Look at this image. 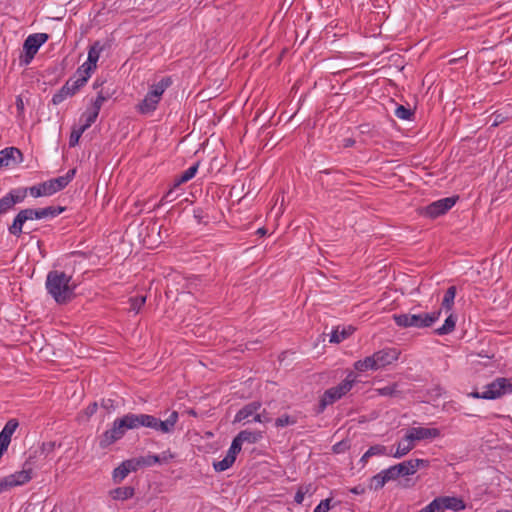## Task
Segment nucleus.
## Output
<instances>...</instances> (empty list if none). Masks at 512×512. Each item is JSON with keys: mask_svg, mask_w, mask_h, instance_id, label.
<instances>
[{"mask_svg": "<svg viewBox=\"0 0 512 512\" xmlns=\"http://www.w3.org/2000/svg\"><path fill=\"white\" fill-rule=\"evenodd\" d=\"M178 419L179 415L177 411L171 412L164 421L149 414L127 413L121 418L115 419L112 427L107 429L100 436L99 447L105 449L122 439L128 430H135L141 427L150 428L164 434H170L174 432Z\"/></svg>", "mask_w": 512, "mask_h": 512, "instance_id": "obj_1", "label": "nucleus"}, {"mask_svg": "<svg viewBox=\"0 0 512 512\" xmlns=\"http://www.w3.org/2000/svg\"><path fill=\"white\" fill-rule=\"evenodd\" d=\"M72 277L63 271L51 270L46 277V290L57 304L70 302L75 296L76 285L71 282Z\"/></svg>", "mask_w": 512, "mask_h": 512, "instance_id": "obj_2", "label": "nucleus"}, {"mask_svg": "<svg viewBox=\"0 0 512 512\" xmlns=\"http://www.w3.org/2000/svg\"><path fill=\"white\" fill-rule=\"evenodd\" d=\"M75 174L76 168H73L68 170L63 176H59L24 189L27 190V194L29 193L34 198L51 196L66 188L75 177Z\"/></svg>", "mask_w": 512, "mask_h": 512, "instance_id": "obj_3", "label": "nucleus"}, {"mask_svg": "<svg viewBox=\"0 0 512 512\" xmlns=\"http://www.w3.org/2000/svg\"><path fill=\"white\" fill-rule=\"evenodd\" d=\"M172 84L170 76L163 77L159 82L150 86L144 99L136 105V110L142 115H148L157 109L165 90Z\"/></svg>", "mask_w": 512, "mask_h": 512, "instance_id": "obj_4", "label": "nucleus"}, {"mask_svg": "<svg viewBox=\"0 0 512 512\" xmlns=\"http://www.w3.org/2000/svg\"><path fill=\"white\" fill-rule=\"evenodd\" d=\"M441 309L431 313H403L392 316L394 322L401 328H428L431 327L440 317Z\"/></svg>", "mask_w": 512, "mask_h": 512, "instance_id": "obj_5", "label": "nucleus"}, {"mask_svg": "<svg viewBox=\"0 0 512 512\" xmlns=\"http://www.w3.org/2000/svg\"><path fill=\"white\" fill-rule=\"evenodd\" d=\"M355 376L350 373L337 386L327 389L320 398L317 413H322L327 406L332 405L343 396H345L353 387Z\"/></svg>", "mask_w": 512, "mask_h": 512, "instance_id": "obj_6", "label": "nucleus"}, {"mask_svg": "<svg viewBox=\"0 0 512 512\" xmlns=\"http://www.w3.org/2000/svg\"><path fill=\"white\" fill-rule=\"evenodd\" d=\"M458 196L446 197L434 201L418 209V213L426 218L435 219L446 214L457 202Z\"/></svg>", "mask_w": 512, "mask_h": 512, "instance_id": "obj_7", "label": "nucleus"}, {"mask_svg": "<svg viewBox=\"0 0 512 512\" xmlns=\"http://www.w3.org/2000/svg\"><path fill=\"white\" fill-rule=\"evenodd\" d=\"M49 36L46 33H35L29 35L23 44V49L25 51V57L23 62L25 64H29L36 53L38 52L39 48L46 43Z\"/></svg>", "mask_w": 512, "mask_h": 512, "instance_id": "obj_8", "label": "nucleus"}, {"mask_svg": "<svg viewBox=\"0 0 512 512\" xmlns=\"http://www.w3.org/2000/svg\"><path fill=\"white\" fill-rule=\"evenodd\" d=\"M84 85V79H68L66 83L52 96V104L59 105L68 97L74 96Z\"/></svg>", "mask_w": 512, "mask_h": 512, "instance_id": "obj_9", "label": "nucleus"}, {"mask_svg": "<svg viewBox=\"0 0 512 512\" xmlns=\"http://www.w3.org/2000/svg\"><path fill=\"white\" fill-rule=\"evenodd\" d=\"M27 197V190L24 188L11 189L5 196L0 198V216L11 211L16 204L22 203Z\"/></svg>", "mask_w": 512, "mask_h": 512, "instance_id": "obj_10", "label": "nucleus"}, {"mask_svg": "<svg viewBox=\"0 0 512 512\" xmlns=\"http://www.w3.org/2000/svg\"><path fill=\"white\" fill-rule=\"evenodd\" d=\"M507 391L512 392V384L507 378L499 377L485 387L482 392L483 399H496Z\"/></svg>", "mask_w": 512, "mask_h": 512, "instance_id": "obj_11", "label": "nucleus"}, {"mask_svg": "<svg viewBox=\"0 0 512 512\" xmlns=\"http://www.w3.org/2000/svg\"><path fill=\"white\" fill-rule=\"evenodd\" d=\"M440 436V430L437 428L412 427L405 435V441H420L424 439H433Z\"/></svg>", "mask_w": 512, "mask_h": 512, "instance_id": "obj_12", "label": "nucleus"}, {"mask_svg": "<svg viewBox=\"0 0 512 512\" xmlns=\"http://www.w3.org/2000/svg\"><path fill=\"white\" fill-rule=\"evenodd\" d=\"M399 351L396 348H385L373 354L377 370L384 368L399 358Z\"/></svg>", "mask_w": 512, "mask_h": 512, "instance_id": "obj_13", "label": "nucleus"}, {"mask_svg": "<svg viewBox=\"0 0 512 512\" xmlns=\"http://www.w3.org/2000/svg\"><path fill=\"white\" fill-rule=\"evenodd\" d=\"M65 210V207L62 206H48L44 208H26V211L29 212V218L33 220L44 219V218H54L60 215Z\"/></svg>", "mask_w": 512, "mask_h": 512, "instance_id": "obj_14", "label": "nucleus"}, {"mask_svg": "<svg viewBox=\"0 0 512 512\" xmlns=\"http://www.w3.org/2000/svg\"><path fill=\"white\" fill-rule=\"evenodd\" d=\"M29 220L33 219L29 218V212L26 211V208L20 210L14 217L12 224L8 226L9 233L15 237H20L23 233L24 224Z\"/></svg>", "mask_w": 512, "mask_h": 512, "instance_id": "obj_15", "label": "nucleus"}, {"mask_svg": "<svg viewBox=\"0 0 512 512\" xmlns=\"http://www.w3.org/2000/svg\"><path fill=\"white\" fill-rule=\"evenodd\" d=\"M439 501L440 510L444 512L445 510H452L455 512L464 510L466 505L463 499L454 496H440L437 497Z\"/></svg>", "mask_w": 512, "mask_h": 512, "instance_id": "obj_16", "label": "nucleus"}, {"mask_svg": "<svg viewBox=\"0 0 512 512\" xmlns=\"http://www.w3.org/2000/svg\"><path fill=\"white\" fill-rule=\"evenodd\" d=\"M33 470L28 463H25L21 471L8 475L14 487L24 485L32 479Z\"/></svg>", "mask_w": 512, "mask_h": 512, "instance_id": "obj_17", "label": "nucleus"}, {"mask_svg": "<svg viewBox=\"0 0 512 512\" xmlns=\"http://www.w3.org/2000/svg\"><path fill=\"white\" fill-rule=\"evenodd\" d=\"M261 403L258 401H253L246 404L243 408H241L237 414L235 415V422H241L249 418L250 416H255L256 412L260 409Z\"/></svg>", "mask_w": 512, "mask_h": 512, "instance_id": "obj_18", "label": "nucleus"}, {"mask_svg": "<svg viewBox=\"0 0 512 512\" xmlns=\"http://www.w3.org/2000/svg\"><path fill=\"white\" fill-rule=\"evenodd\" d=\"M104 50V46L101 44L100 41H95L88 50V58L87 63L88 67L93 66L94 68L97 67V62L99 60L101 52Z\"/></svg>", "mask_w": 512, "mask_h": 512, "instance_id": "obj_19", "label": "nucleus"}, {"mask_svg": "<svg viewBox=\"0 0 512 512\" xmlns=\"http://www.w3.org/2000/svg\"><path fill=\"white\" fill-rule=\"evenodd\" d=\"M199 164V162H196L194 165L185 170L181 175L176 177L174 179V187H179L181 184L186 183L192 178H194L198 171Z\"/></svg>", "mask_w": 512, "mask_h": 512, "instance_id": "obj_20", "label": "nucleus"}, {"mask_svg": "<svg viewBox=\"0 0 512 512\" xmlns=\"http://www.w3.org/2000/svg\"><path fill=\"white\" fill-rule=\"evenodd\" d=\"M15 154L22 158V152L16 147H7L0 151V167L8 166L10 159H15Z\"/></svg>", "mask_w": 512, "mask_h": 512, "instance_id": "obj_21", "label": "nucleus"}, {"mask_svg": "<svg viewBox=\"0 0 512 512\" xmlns=\"http://www.w3.org/2000/svg\"><path fill=\"white\" fill-rule=\"evenodd\" d=\"M238 440L243 444L244 442L254 444L258 442L262 438V432L260 431H249V430H242L240 431L237 436Z\"/></svg>", "mask_w": 512, "mask_h": 512, "instance_id": "obj_22", "label": "nucleus"}, {"mask_svg": "<svg viewBox=\"0 0 512 512\" xmlns=\"http://www.w3.org/2000/svg\"><path fill=\"white\" fill-rule=\"evenodd\" d=\"M355 370L359 372H366L368 370H377L374 356H368L362 360H358L354 363Z\"/></svg>", "mask_w": 512, "mask_h": 512, "instance_id": "obj_23", "label": "nucleus"}, {"mask_svg": "<svg viewBox=\"0 0 512 512\" xmlns=\"http://www.w3.org/2000/svg\"><path fill=\"white\" fill-rule=\"evenodd\" d=\"M98 115V111L92 109L91 107L87 108V110L81 115L80 121L83 123L80 126L87 130L96 121Z\"/></svg>", "mask_w": 512, "mask_h": 512, "instance_id": "obj_24", "label": "nucleus"}, {"mask_svg": "<svg viewBox=\"0 0 512 512\" xmlns=\"http://www.w3.org/2000/svg\"><path fill=\"white\" fill-rule=\"evenodd\" d=\"M456 326V317L453 314H450L444 321V324L435 329L434 333L437 335H447L454 331Z\"/></svg>", "mask_w": 512, "mask_h": 512, "instance_id": "obj_25", "label": "nucleus"}, {"mask_svg": "<svg viewBox=\"0 0 512 512\" xmlns=\"http://www.w3.org/2000/svg\"><path fill=\"white\" fill-rule=\"evenodd\" d=\"M135 490L131 486L118 487L112 491L115 500H127L134 496Z\"/></svg>", "mask_w": 512, "mask_h": 512, "instance_id": "obj_26", "label": "nucleus"}, {"mask_svg": "<svg viewBox=\"0 0 512 512\" xmlns=\"http://www.w3.org/2000/svg\"><path fill=\"white\" fill-rule=\"evenodd\" d=\"M456 296V287L450 286L443 297L441 308L444 309L446 312L450 311L454 305V299Z\"/></svg>", "mask_w": 512, "mask_h": 512, "instance_id": "obj_27", "label": "nucleus"}, {"mask_svg": "<svg viewBox=\"0 0 512 512\" xmlns=\"http://www.w3.org/2000/svg\"><path fill=\"white\" fill-rule=\"evenodd\" d=\"M354 332V328L349 326L347 329L343 328L341 331L339 329H335L331 333L330 342L332 343H340L349 337Z\"/></svg>", "mask_w": 512, "mask_h": 512, "instance_id": "obj_28", "label": "nucleus"}, {"mask_svg": "<svg viewBox=\"0 0 512 512\" xmlns=\"http://www.w3.org/2000/svg\"><path fill=\"white\" fill-rule=\"evenodd\" d=\"M314 491H315V488L313 487V485L311 483L299 486L296 491V494L294 496V502L297 504H302V502L304 500V496L306 494L312 495L314 493Z\"/></svg>", "mask_w": 512, "mask_h": 512, "instance_id": "obj_29", "label": "nucleus"}, {"mask_svg": "<svg viewBox=\"0 0 512 512\" xmlns=\"http://www.w3.org/2000/svg\"><path fill=\"white\" fill-rule=\"evenodd\" d=\"M396 467L400 477L409 476L416 473L411 460L403 461L399 464H396Z\"/></svg>", "mask_w": 512, "mask_h": 512, "instance_id": "obj_30", "label": "nucleus"}, {"mask_svg": "<svg viewBox=\"0 0 512 512\" xmlns=\"http://www.w3.org/2000/svg\"><path fill=\"white\" fill-rule=\"evenodd\" d=\"M387 483L385 476H383L382 471H380L378 474L374 475L370 479L369 488L371 490H379L384 487V485Z\"/></svg>", "mask_w": 512, "mask_h": 512, "instance_id": "obj_31", "label": "nucleus"}, {"mask_svg": "<svg viewBox=\"0 0 512 512\" xmlns=\"http://www.w3.org/2000/svg\"><path fill=\"white\" fill-rule=\"evenodd\" d=\"M406 442L407 444H404L403 442L398 443L396 451L392 454L394 458H401L414 448V444L412 442Z\"/></svg>", "mask_w": 512, "mask_h": 512, "instance_id": "obj_32", "label": "nucleus"}, {"mask_svg": "<svg viewBox=\"0 0 512 512\" xmlns=\"http://www.w3.org/2000/svg\"><path fill=\"white\" fill-rule=\"evenodd\" d=\"M297 421H298V419L296 416L284 414L275 420V426L277 428H280V427L295 425L297 423Z\"/></svg>", "mask_w": 512, "mask_h": 512, "instance_id": "obj_33", "label": "nucleus"}, {"mask_svg": "<svg viewBox=\"0 0 512 512\" xmlns=\"http://www.w3.org/2000/svg\"><path fill=\"white\" fill-rule=\"evenodd\" d=\"M234 462L235 460L233 458L226 455L222 460L214 462L213 467L217 472H223L229 469L234 464Z\"/></svg>", "mask_w": 512, "mask_h": 512, "instance_id": "obj_34", "label": "nucleus"}, {"mask_svg": "<svg viewBox=\"0 0 512 512\" xmlns=\"http://www.w3.org/2000/svg\"><path fill=\"white\" fill-rule=\"evenodd\" d=\"M138 458H139L141 467H149V466H153L155 464L161 463V459H160L159 455L149 454L146 456H140Z\"/></svg>", "mask_w": 512, "mask_h": 512, "instance_id": "obj_35", "label": "nucleus"}, {"mask_svg": "<svg viewBox=\"0 0 512 512\" xmlns=\"http://www.w3.org/2000/svg\"><path fill=\"white\" fill-rule=\"evenodd\" d=\"M95 69L96 68H94L93 66H89V69H88V63L87 62L83 63L76 71V74L79 75V77L77 79H84L85 84H86Z\"/></svg>", "mask_w": 512, "mask_h": 512, "instance_id": "obj_36", "label": "nucleus"}, {"mask_svg": "<svg viewBox=\"0 0 512 512\" xmlns=\"http://www.w3.org/2000/svg\"><path fill=\"white\" fill-rule=\"evenodd\" d=\"M145 302H146L145 296L131 297L129 299V303H130L129 310L134 311L135 313H138L140 311V309L143 307V305L145 304Z\"/></svg>", "mask_w": 512, "mask_h": 512, "instance_id": "obj_37", "label": "nucleus"}, {"mask_svg": "<svg viewBox=\"0 0 512 512\" xmlns=\"http://www.w3.org/2000/svg\"><path fill=\"white\" fill-rule=\"evenodd\" d=\"M128 474H129L128 469L126 468V466L123 463H121L113 471V480H114V482L119 483L122 480H124Z\"/></svg>", "mask_w": 512, "mask_h": 512, "instance_id": "obj_38", "label": "nucleus"}, {"mask_svg": "<svg viewBox=\"0 0 512 512\" xmlns=\"http://www.w3.org/2000/svg\"><path fill=\"white\" fill-rule=\"evenodd\" d=\"M85 131L86 130L83 129L81 126L78 128H74L69 137V146L75 147L79 143V139Z\"/></svg>", "mask_w": 512, "mask_h": 512, "instance_id": "obj_39", "label": "nucleus"}, {"mask_svg": "<svg viewBox=\"0 0 512 512\" xmlns=\"http://www.w3.org/2000/svg\"><path fill=\"white\" fill-rule=\"evenodd\" d=\"M395 115L399 119L410 120L413 116V112L411 111V109L406 108L403 105H399V106H397V108L395 110Z\"/></svg>", "mask_w": 512, "mask_h": 512, "instance_id": "obj_40", "label": "nucleus"}, {"mask_svg": "<svg viewBox=\"0 0 512 512\" xmlns=\"http://www.w3.org/2000/svg\"><path fill=\"white\" fill-rule=\"evenodd\" d=\"M242 443L235 437L231 443L229 450L227 451L228 456L236 460L237 454L241 451Z\"/></svg>", "mask_w": 512, "mask_h": 512, "instance_id": "obj_41", "label": "nucleus"}, {"mask_svg": "<svg viewBox=\"0 0 512 512\" xmlns=\"http://www.w3.org/2000/svg\"><path fill=\"white\" fill-rule=\"evenodd\" d=\"M382 473L383 476H385L387 482L391 480H396L400 477L396 465L390 466L389 468L382 470Z\"/></svg>", "mask_w": 512, "mask_h": 512, "instance_id": "obj_42", "label": "nucleus"}, {"mask_svg": "<svg viewBox=\"0 0 512 512\" xmlns=\"http://www.w3.org/2000/svg\"><path fill=\"white\" fill-rule=\"evenodd\" d=\"M367 451H368V455L367 456H371V457L372 456H376V455H386V454H388L386 446L381 445V444L373 445Z\"/></svg>", "mask_w": 512, "mask_h": 512, "instance_id": "obj_43", "label": "nucleus"}, {"mask_svg": "<svg viewBox=\"0 0 512 512\" xmlns=\"http://www.w3.org/2000/svg\"><path fill=\"white\" fill-rule=\"evenodd\" d=\"M108 99V97L104 96L103 92L100 91L98 92L97 94V97L95 98V100L92 102V105H91V108L100 112V109L103 105V103Z\"/></svg>", "mask_w": 512, "mask_h": 512, "instance_id": "obj_44", "label": "nucleus"}, {"mask_svg": "<svg viewBox=\"0 0 512 512\" xmlns=\"http://www.w3.org/2000/svg\"><path fill=\"white\" fill-rule=\"evenodd\" d=\"M126 468L128 469V473L132 471H137L140 466L139 458H133L122 462Z\"/></svg>", "mask_w": 512, "mask_h": 512, "instance_id": "obj_45", "label": "nucleus"}, {"mask_svg": "<svg viewBox=\"0 0 512 512\" xmlns=\"http://www.w3.org/2000/svg\"><path fill=\"white\" fill-rule=\"evenodd\" d=\"M331 498L321 500L313 512H328L331 509Z\"/></svg>", "mask_w": 512, "mask_h": 512, "instance_id": "obj_46", "label": "nucleus"}, {"mask_svg": "<svg viewBox=\"0 0 512 512\" xmlns=\"http://www.w3.org/2000/svg\"><path fill=\"white\" fill-rule=\"evenodd\" d=\"M378 392L382 396H393L397 392V385H388L383 388L378 389Z\"/></svg>", "mask_w": 512, "mask_h": 512, "instance_id": "obj_47", "label": "nucleus"}, {"mask_svg": "<svg viewBox=\"0 0 512 512\" xmlns=\"http://www.w3.org/2000/svg\"><path fill=\"white\" fill-rule=\"evenodd\" d=\"M176 188H177V187H174V186H173L172 188H170V189L167 191V193L162 197V199H161V201H160V202H161L162 204H164V203H168V202H172V201H174V200L177 198V196H178L177 194H175V189H176Z\"/></svg>", "mask_w": 512, "mask_h": 512, "instance_id": "obj_48", "label": "nucleus"}, {"mask_svg": "<svg viewBox=\"0 0 512 512\" xmlns=\"http://www.w3.org/2000/svg\"><path fill=\"white\" fill-rule=\"evenodd\" d=\"M101 406L103 409H105L108 413L114 411L117 407V404L113 399H103L101 402Z\"/></svg>", "mask_w": 512, "mask_h": 512, "instance_id": "obj_49", "label": "nucleus"}, {"mask_svg": "<svg viewBox=\"0 0 512 512\" xmlns=\"http://www.w3.org/2000/svg\"><path fill=\"white\" fill-rule=\"evenodd\" d=\"M415 472L419 468H428L430 466V461L427 459H411Z\"/></svg>", "mask_w": 512, "mask_h": 512, "instance_id": "obj_50", "label": "nucleus"}, {"mask_svg": "<svg viewBox=\"0 0 512 512\" xmlns=\"http://www.w3.org/2000/svg\"><path fill=\"white\" fill-rule=\"evenodd\" d=\"M11 488H14V486L12 485V481L9 479V476L0 479V493L7 491Z\"/></svg>", "mask_w": 512, "mask_h": 512, "instance_id": "obj_51", "label": "nucleus"}, {"mask_svg": "<svg viewBox=\"0 0 512 512\" xmlns=\"http://www.w3.org/2000/svg\"><path fill=\"white\" fill-rule=\"evenodd\" d=\"M253 421L259 423H268L271 421V417H269L268 414L265 411H263L262 413H256L253 418Z\"/></svg>", "mask_w": 512, "mask_h": 512, "instance_id": "obj_52", "label": "nucleus"}, {"mask_svg": "<svg viewBox=\"0 0 512 512\" xmlns=\"http://www.w3.org/2000/svg\"><path fill=\"white\" fill-rule=\"evenodd\" d=\"M97 409H98V404L96 402H93L87 406L85 413L88 417H90L96 413Z\"/></svg>", "mask_w": 512, "mask_h": 512, "instance_id": "obj_53", "label": "nucleus"}, {"mask_svg": "<svg viewBox=\"0 0 512 512\" xmlns=\"http://www.w3.org/2000/svg\"><path fill=\"white\" fill-rule=\"evenodd\" d=\"M55 448V442H44L41 446V449L43 452H46L47 454L52 452Z\"/></svg>", "mask_w": 512, "mask_h": 512, "instance_id": "obj_54", "label": "nucleus"}, {"mask_svg": "<svg viewBox=\"0 0 512 512\" xmlns=\"http://www.w3.org/2000/svg\"><path fill=\"white\" fill-rule=\"evenodd\" d=\"M347 448V445L345 442L341 441V442H338L336 443L334 446H333V451L335 453H341L343 452L345 449Z\"/></svg>", "mask_w": 512, "mask_h": 512, "instance_id": "obj_55", "label": "nucleus"}, {"mask_svg": "<svg viewBox=\"0 0 512 512\" xmlns=\"http://www.w3.org/2000/svg\"><path fill=\"white\" fill-rule=\"evenodd\" d=\"M444 392V389L438 385L430 390V394L434 397H440Z\"/></svg>", "mask_w": 512, "mask_h": 512, "instance_id": "obj_56", "label": "nucleus"}, {"mask_svg": "<svg viewBox=\"0 0 512 512\" xmlns=\"http://www.w3.org/2000/svg\"><path fill=\"white\" fill-rule=\"evenodd\" d=\"M366 491L365 487L363 485H357L350 489V492L355 495H362Z\"/></svg>", "mask_w": 512, "mask_h": 512, "instance_id": "obj_57", "label": "nucleus"}, {"mask_svg": "<svg viewBox=\"0 0 512 512\" xmlns=\"http://www.w3.org/2000/svg\"><path fill=\"white\" fill-rule=\"evenodd\" d=\"M173 458H174V455L172 453H170L169 451L163 452L162 455L160 456L161 463H167V462H169V460H171Z\"/></svg>", "mask_w": 512, "mask_h": 512, "instance_id": "obj_58", "label": "nucleus"}, {"mask_svg": "<svg viewBox=\"0 0 512 512\" xmlns=\"http://www.w3.org/2000/svg\"><path fill=\"white\" fill-rule=\"evenodd\" d=\"M16 109L19 114L24 112V102H23L21 96H18L16 98Z\"/></svg>", "mask_w": 512, "mask_h": 512, "instance_id": "obj_59", "label": "nucleus"}, {"mask_svg": "<svg viewBox=\"0 0 512 512\" xmlns=\"http://www.w3.org/2000/svg\"><path fill=\"white\" fill-rule=\"evenodd\" d=\"M354 144H355V140L353 138H350V137L343 139V142H342V145L345 148L352 147V146H354Z\"/></svg>", "mask_w": 512, "mask_h": 512, "instance_id": "obj_60", "label": "nucleus"}, {"mask_svg": "<svg viewBox=\"0 0 512 512\" xmlns=\"http://www.w3.org/2000/svg\"><path fill=\"white\" fill-rule=\"evenodd\" d=\"M202 210L201 209H195L194 210V217L197 218L198 222L200 223L202 221Z\"/></svg>", "mask_w": 512, "mask_h": 512, "instance_id": "obj_61", "label": "nucleus"}, {"mask_svg": "<svg viewBox=\"0 0 512 512\" xmlns=\"http://www.w3.org/2000/svg\"><path fill=\"white\" fill-rule=\"evenodd\" d=\"M368 455V451H366L363 456L360 458V463H362L363 466L366 465V463L368 462V459L371 457V456H367Z\"/></svg>", "mask_w": 512, "mask_h": 512, "instance_id": "obj_62", "label": "nucleus"}, {"mask_svg": "<svg viewBox=\"0 0 512 512\" xmlns=\"http://www.w3.org/2000/svg\"><path fill=\"white\" fill-rule=\"evenodd\" d=\"M470 396L473 397V398H476V399H483L482 397V393L478 392V391H473L470 393Z\"/></svg>", "mask_w": 512, "mask_h": 512, "instance_id": "obj_63", "label": "nucleus"}, {"mask_svg": "<svg viewBox=\"0 0 512 512\" xmlns=\"http://www.w3.org/2000/svg\"><path fill=\"white\" fill-rule=\"evenodd\" d=\"M256 233L260 236H264L267 233V230L264 227L259 228Z\"/></svg>", "mask_w": 512, "mask_h": 512, "instance_id": "obj_64", "label": "nucleus"}]
</instances>
